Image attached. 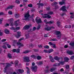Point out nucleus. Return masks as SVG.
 <instances>
[{
	"label": "nucleus",
	"mask_w": 74,
	"mask_h": 74,
	"mask_svg": "<svg viewBox=\"0 0 74 74\" xmlns=\"http://www.w3.org/2000/svg\"><path fill=\"white\" fill-rule=\"evenodd\" d=\"M64 61L63 62V61H62L60 62V63L58 64V65L57 64H55L54 65V66H60V64L61 65H63V64H64V62H67L69 61V59L67 57H64Z\"/></svg>",
	"instance_id": "obj_1"
},
{
	"label": "nucleus",
	"mask_w": 74,
	"mask_h": 74,
	"mask_svg": "<svg viewBox=\"0 0 74 74\" xmlns=\"http://www.w3.org/2000/svg\"><path fill=\"white\" fill-rule=\"evenodd\" d=\"M23 40V38H21V39H19L18 40V42L17 43H16V42H17V40H12L13 44V45H14V44H16L17 45H20V46H23V45L19 42H20V41H21V40Z\"/></svg>",
	"instance_id": "obj_2"
},
{
	"label": "nucleus",
	"mask_w": 74,
	"mask_h": 74,
	"mask_svg": "<svg viewBox=\"0 0 74 74\" xmlns=\"http://www.w3.org/2000/svg\"><path fill=\"white\" fill-rule=\"evenodd\" d=\"M29 16L30 15H29V13L28 12L24 15L25 18L23 19V20H25V21L27 20L29 21V18H30Z\"/></svg>",
	"instance_id": "obj_3"
},
{
	"label": "nucleus",
	"mask_w": 74,
	"mask_h": 74,
	"mask_svg": "<svg viewBox=\"0 0 74 74\" xmlns=\"http://www.w3.org/2000/svg\"><path fill=\"white\" fill-rule=\"evenodd\" d=\"M56 34L57 35H58V39H60L61 37V34L60 32L59 31H56Z\"/></svg>",
	"instance_id": "obj_4"
},
{
	"label": "nucleus",
	"mask_w": 74,
	"mask_h": 74,
	"mask_svg": "<svg viewBox=\"0 0 74 74\" xmlns=\"http://www.w3.org/2000/svg\"><path fill=\"white\" fill-rule=\"evenodd\" d=\"M41 15L42 16L43 18H51V16L47 14H44L43 16V14H41Z\"/></svg>",
	"instance_id": "obj_5"
},
{
	"label": "nucleus",
	"mask_w": 74,
	"mask_h": 74,
	"mask_svg": "<svg viewBox=\"0 0 74 74\" xmlns=\"http://www.w3.org/2000/svg\"><path fill=\"white\" fill-rule=\"evenodd\" d=\"M23 60L24 62H29L30 60H29V57H25L23 58Z\"/></svg>",
	"instance_id": "obj_6"
},
{
	"label": "nucleus",
	"mask_w": 74,
	"mask_h": 74,
	"mask_svg": "<svg viewBox=\"0 0 74 74\" xmlns=\"http://www.w3.org/2000/svg\"><path fill=\"white\" fill-rule=\"evenodd\" d=\"M10 29L11 30H14V32H16L18 30H19L20 29V27H16V28H15L14 27H12L10 28Z\"/></svg>",
	"instance_id": "obj_7"
},
{
	"label": "nucleus",
	"mask_w": 74,
	"mask_h": 74,
	"mask_svg": "<svg viewBox=\"0 0 74 74\" xmlns=\"http://www.w3.org/2000/svg\"><path fill=\"white\" fill-rule=\"evenodd\" d=\"M31 69L34 72H36L37 71V66H35L34 67H33L32 66L31 68Z\"/></svg>",
	"instance_id": "obj_8"
},
{
	"label": "nucleus",
	"mask_w": 74,
	"mask_h": 74,
	"mask_svg": "<svg viewBox=\"0 0 74 74\" xmlns=\"http://www.w3.org/2000/svg\"><path fill=\"white\" fill-rule=\"evenodd\" d=\"M11 64H14V63L12 62H11L10 63H10H7L6 64V66L5 67V70L7 67H9V66H11Z\"/></svg>",
	"instance_id": "obj_9"
},
{
	"label": "nucleus",
	"mask_w": 74,
	"mask_h": 74,
	"mask_svg": "<svg viewBox=\"0 0 74 74\" xmlns=\"http://www.w3.org/2000/svg\"><path fill=\"white\" fill-rule=\"evenodd\" d=\"M36 22L37 23H41V22H42L41 20V19L39 17H38L36 18Z\"/></svg>",
	"instance_id": "obj_10"
},
{
	"label": "nucleus",
	"mask_w": 74,
	"mask_h": 74,
	"mask_svg": "<svg viewBox=\"0 0 74 74\" xmlns=\"http://www.w3.org/2000/svg\"><path fill=\"white\" fill-rule=\"evenodd\" d=\"M13 21H14L13 18L10 19L9 20V21L10 22L9 24L11 26H14V23L12 22Z\"/></svg>",
	"instance_id": "obj_11"
},
{
	"label": "nucleus",
	"mask_w": 74,
	"mask_h": 74,
	"mask_svg": "<svg viewBox=\"0 0 74 74\" xmlns=\"http://www.w3.org/2000/svg\"><path fill=\"white\" fill-rule=\"evenodd\" d=\"M66 0H62V1H60L59 2V4L60 5H62L63 4H65V1Z\"/></svg>",
	"instance_id": "obj_12"
},
{
	"label": "nucleus",
	"mask_w": 74,
	"mask_h": 74,
	"mask_svg": "<svg viewBox=\"0 0 74 74\" xmlns=\"http://www.w3.org/2000/svg\"><path fill=\"white\" fill-rule=\"evenodd\" d=\"M66 6H63L60 9V10H62L63 11H65L66 12L67 10L66 9Z\"/></svg>",
	"instance_id": "obj_13"
},
{
	"label": "nucleus",
	"mask_w": 74,
	"mask_h": 74,
	"mask_svg": "<svg viewBox=\"0 0 74 74\" xmlns=\"http://www.w3.org/2000/svg\"><path fill=\"white\" fill-rule=\"evenodd\" d=\"M21 32H17V35H15V36L16 38H18L21 36Z\"/></svg>",
	"instance_id": "obj_14"
},
{
	"label": "nucleus",
	"mask_w": 74,
	"mask_h": 74,
	"mask_svg": "<svg viewBox=\"0 0 74 74\" xmlns=\"http://www.w3.org/2000/svg\"><path fill=\"white\" fill-rule=\"evenodd\" d=\"M30 26H32V25H30V26L29 25H26L24 27L23 29H24V30H27V29H28L30 27Z\"/></svg>",
	"instance_id": "obj_15"
},
{
	"label": "nucleus",
	"mask_w": 74,
	"mask_h": 74,
	"mask_svg": "<svg viewBox=\"0 0 74 74\" xmlns=\"http://www.w3.org/2000/svg\"><path fill=\"white\" fill-rule=\"evenodd\" d=\"M44 22H45L46 23H49V24H51L52 23H54V21H50L49 22H47V21L46 19L44 21Z\"/></svg>",
	"instance_id": "obj_16"
},
{
	"label": "nucleus",
	"mask_w": 74,
	"mask_h": 74,
	"mask_svg": "<svg viewBox=\"0 0 74 74\" xmlns=\"http://www.w3.org/2000/svg\"><path fill=\"white\" fill-rule=\"evenodd\" d=\"M7 44V42H6L3 43V46H2L3 48H4V49H6L7 48V47L5 46V45Z\"/></svg>",
	"instance_id": "obj_17"
},
{
	"label": "nucleus",
	"mask_w": 74,
	"mask_h": 74,
	"mask_svg": "<svg viewBox=\"0 0 74 74\" xmlns=\"http://www.w3.org/2000/svg\"><path fill=\"white\" fill-rule=\"evenodd\" d=\"M19 20H18L15 22L14 25L15 26H18V23H19Z\"/></svg>",
	"instance_id": "obj_18"
},
{
	"label": "nucleus",
	"mask_w": 74,
	"mask_h": 74,
	"mask_svg": "<svg viewBox=\"0 0 74 74\" xmlns=\"http://www.w3.org/2000/svg\"><path fill=\"white\" fill-rule=\"evenodd\" d=\"M12 51L13 52H16L17 53H19V49H17L16 50V49H14Z\"/></svg>",
	"instance_id": "obj_19"
},
{
	"label": "nucleus",
	"mask_w": 74,
	"mask_h": 74,
	"mask_svg": "<svg viewBox=\"0 0 74 74\" xmlns=\"http://www.w3.org/2000/svg\"><path fill=\"white\" fill-rule=\"evenodd\" d=\"M51 28H52L53 29V28H54V27H48L47 28H45V29L46 30H47V31H49V30H50V29H51Z\"/></svg>",
	"instance_id": "obj_20"
},
{
	"label": "nucleus",
	"mask_w": 74,
	"mask_h": 74,
	"mask_svg": "<svg viewBox=\"0 0 74 74\" xmlns=\"http://www.w3.org/2000/svg\"><path fill=\"white\" fill-rule=\"evenodd\" d=\"M67 53L69 55H73L74 53L72 51H67Z\"/></svg>",
	"instance_id": "obj_21"
},
{
	"label": "nucleus",
	"mask_w": 74,
	"mask_h": 74,
	"mask_svg": "<svg viewBox=\"0 0 74 74\" xmlns=\"http://www.w3.org/2000/svg\"><path fill=\"white\" fill-rule=\"evenodd\" d=\"M54 59L55 60H58V61H59V60H61V59H60L59 58L57 57V56L55 57Z\"/></svg>",
	"instance_id": "obj_22"
},
{
	"label": "nucleus",
	"mask_w": 74,
	"mask_h": 74,
	"mask_svg": "<svg viewBox=\"0 0 74 74\" xmlns=\"http://www.w3.org/2000/svg\"><path fill=\"white\" fill-rule=\"evenodd\" d=\"M5 33L6 34H9L10 33V31L8 30V29H6L5 30Z\"/></svg>",
	"instance_id": "obj_23"
},
{
	"label": "nucleus",
	"mask_w": 74,
	"mask_h": 74,
	"mask_svg": "<svg viewBox=\"0 0 74 74\" xmlns=\"http://www.w3.org/2000/svg\"><path fill=\"white\" fill-rule=\"evenodd\" d=\"M49 58L50 59V60L51 62H54V60L52 58V57L51 56H50Z\"/></svg>",
	"instance_id": "obj_24"
},
{
	"label": "nucleus",
	"mask_w": 74,
	"mask_h": 74,
	"mask_svg": "<svg viewBox=\"0 0 74 74\" xmlns=\"http://www.w3.org/2000/svg\"><path fill=\"white\" fill-rule=\"evenodd\" d=\"M18 71L20 73H22L24 72V71L22 69H19L18 70Z\"/></svg>",
	"instance_id": "obj_25"
},
{
	"label": "nucleus",
	"mask_w": 74,
	"mask_h": 74,
	"mask_svg": "<svg viewBox=\"0 0 74 74\" xmlns=\"http://www.w3.org/2000/svg\"><path fill=\"white\" fill-rule=\"evenodd\" d=\"M13 6L12 5L9 6L7 8V10H9V9H12Z\"/></svg>",
	"instance_id": "obj_26"
},
{
	"label": "nucleus",
	"mask_w": 74,
	"mask_h": 74,
	"mask_svg": "<svg viewBox=\"0 0 74 74\" xmlns=\"http://www.w3.org/2000/svg\"><path fill=\"white\" fill-rule=\"evenodd\" d=\"M19 63V61L18 60H16L14 62V64L15 66H16L18 65V64Z\"/></svg>",
	"instance_id": "obj_27"
},
{
	"label": "nucleus",
	"mask_w": 74,
	"mask_h": 74,
	"mask_svg": "<svg viewBox=\"0 0 74 74\" xmlns=\"http://www.w3.org/2000/svg\"><path fill=\"white\" fill-rule=\"evenodd\" d=\"M57 4H58V2H56L52 3L51 5L52 6H55V5H56Z\"/></svg>",
	"instance_id": "obj_28"
},
{
	"label": "nucleus",
	"mask_w": 74,
	"mask_h": 74,
	"mask_svg": "<svg viewBox=\"0 0 74 74\" xmlns=\"http://www.w3.org/2000/svg\"><path fill=\"white\" fill-rule=\"evenodd\" d=\"M37 4L38 5V7H40V6H44V5H43V3H37Z\"/></svg>",
	"instance_id": "obj_29"
},
{
	"label": "nucleus",
	"mask_w": 74,
	"mask_h": 74,
	"mask_svg": "<svg viewBox=\"0 0 74 74\" xmlns=\"http://www.w3.org/2000/svg\"><path fill=\"white\" fill-rule=\"evenodd\" d=\"M70 45L73 47L74 46V42H72L70 43Z\"/></svg>",
	"instance_id": "obj_30"
},
{
	"label": "nucleus",
	"mask_w": 74,
	"mask_h": 74,
	"mask_svg": "<svg viewBox=\"0 0 74 74\" xmlns=\"http://www.w3.org/2000/svg\"><path fill=\"white\" fill-rule=\"evenodd\" d=\"M57 24L59 27H60V22L59 21H57Z\"/></svg>",
	"instance_id": "obj_31"
},
{
	"label": "nucleus",
	"mask_w": 74,
	"mask_h": 74,
	"mask_svg": "<svg viewBox=\"0 0 74 74\" xmlns=\"http://www.w3.org/2000/svg\"><path fill=\"white\" fill-rule=\"evenodd\" d=\"M31 57L32 58H34V59H36V56H34V55H31Z\"/></svg>",
	"instance_id": "obj_32"
},
{
	"label": "nucleus",
	"mask_w": 74,
	"mask_h": 74,
	"mask_svg": "<svg viewBox=\"0 0 74 74\" xmlns=\"http://www.w3.org/2000/svg\"><path fill=\"white\" fill-rule=\"evenodd\" d=\"M29 38V34L26 35H25L26 39H27Z\"/></svg>",
	"instance_id": "obj_33"
},
{
	"label": "nucleus",
	"mask_w": 74,
	"mask_h": 74,
	"mask_svg": "<svg viewBox=\"0 0 74 74\" xmlns=\"http://www.w3.org/2000/svg\"><path fill=\"white\" fill-rule=\"evenodd\" d=\"M26 68L27 69V73L28 74H29L30 73V71H29V69L27 67H26Z\"/></svg>",
	"instance_id": "obj_34"
},
{
	"label": "nucleus",
	"mask_w": 74,
	"mask_h": 74,
	"mask_svg": "<svg viewBox=\"0 0 74 74\" xmlns=\"http://www.w3.org/2000/svg\"><path fill=\"white\" fill-rule=\"evenodd\" d=\"M47 14L49 15H52V14H53V12L51 11L49 12Z\"/></svg>",
	"instance_id": "obj_35"
},
{
	"label": "nucleus",
	"mask_w": 74,
	"mask_h": 74,
	"mask_svg": "<svg viewBox=\"0 0 74 74\" xmlns=\"http://www.w3.org/2000/svg\"><path fill=\"white\" fill-rule=\"evenodd\" d=\"M3 21V18H0V24H1V23H2Z\"/></svg>",
	"instance_id": "obj_36"
},
{
	"label": "nucleus",
	"mask_w": 74,
	"mask_h": 74,
	"mask_svg": "<svg viewBox=\"0 0 74 74\" xmlns=\"http://www.w3.org/2000/svg\"><path fill=\"white\" fill-rule=\"evenodd\" d=\"M41 59V57L40 56H38L37 57V59L38 60H40Z\"/></svg>",
	"instance_id": "obj_37"
},
{
	"label": "nucleus",
	"mask_w": 74,
	"mask_h": 74,
	"mask_svg": "<svg viewBox=\"0 0 74 74\" xmlns=\"http://www.w3.org/2000/svg\"><path fill=\"white\" fill-rule=\"evenodd\" d=\"M37 64L38 65H40V64H42V61L40 62H38Z\"/></svg>",
	"instance_id": "obj_38"
},
{
	"label": "nucleus",
	"mask_w": 74,
	"mask_h": 74,
	"mask_svg": "<svg viewBox=\"0 0 74 74\" xmlns=\"http://www.w3.org/2000/svg\"><path fill=\"white\" fill-rule=\"evenodd\" d=\"M49 51V53H51L53 51V49H51L49 50V51Z\"/></svg>",
	"instance_id": "obj_39"
},
{
	"label": "nucleus",
	"mask_w": 74,
	"mask_h": 74,
	"mask_svg": "<svg viewBox=\"0 0 74 74\" xmlns=\"http://www.w3.org/2000/svg\"><path fill=\"white\" fill-rule=\"evenodd\" d=\"M65 68L66 69H70V67L69 65H66V66Z\"/></svg>",
	"instance_id": "obj_40"
},
{
	"label": "nucleus",
	"mask_w": 74,
	"mask_h": 74,
	"mask_svg": "<svg viewBox=\"0 0 74 74\" xmlns=\"http://www.w3.org/2000/svg\"><path fill=\"white\" fill-rule=\"evenodd\" d=\"M28 7L30 8H32V7H33V5L32 4H29L28 5Z\"/></svg>",
	"instance_id": "obj_41"
},
{
	"label": "nucleus",
	"mask_w": 74,
	"mask_h": 74,
	"mask_svg": "<svg viewBox=\"0 0 74 74\" xmlns=\"http://www.w3.org/2000/svg\"><path fill=\"white\" fill-rule=\"evenodd\" d=\"M8 48H11V46L8 44V42H7V44L6 45Z\"/></svg>",
	"instance_id": "obj_42"
},
{
	"label": "nucleus",
	"mask_w": 74,
	"mask_h": 74,
	"mask_svg": "<svg viewBox=\"0 0 74 74\" xmlns=\"http://www.w3.org/2000/svg\"><path fill=\"white\" fill-rule=\"evenodd\" d=\"M8 56L9 58H10L11 59V58H12V56H11V55L10 54H9L8 55Z\"/></svg>",
	"instance_id": "obj_43"
},
{
	"label": "nucleus",
	"mask_w": 74,
	"mask_h": 74,
	"mask_svg": "<svg viewBox=\"0 0 74 74\" xmlns=\"http://www.w3.org/2000/svg\"><path fill=\"white\" fill-rule=\"evenodd\" d=\"M44 48H47V49H48V48H49V46L48 45H45V46H44Z\"/></svg>",
	"instance_id": "obj_44"
},
{
	"label": "nucleus",
	"mask_w": 74,
	"mask_h": 74,
	"mask_svg": "<svg viewBox=\"0 0 74 74\" xmlns=\"http://www.w3.org/2000/svg\"><path fill=\"white\" fill-rule=\"evenodd\" d=\"M29 51L28 50H27L25 51H24L23 52V53H24L26 54V53H29Z\"/></svg>",
	"instance_id": "obj_45"
},
{
	"label": "nucleus",
	"mask_w": 74,
	"mask_h": 74,
	"mask_svg": "<svg viewBox=\"0 0 74 74\" xmlns=\"http://www.w3.org/2000/svg\"><path fill=\"white\" fill-rule=\"evenodd\" d=\"M6 39H3L1 40V42H5V41H6Z\"/></svg>",
	"instance_id": "obj_46"
},
{
	"label": "nucleus",
	"mask_w": 74,
	"mask_h": 74,
	"mask_svg": "<svg viewBox=\"0 0 74 74\" xmlns=\"http://www.w3.org/2000/svg\"><path fill=\"white\" fill-rule=\"evenodd\" d=\"M55 68H51V69L50 71L51 72H52V71H53L54 70H55Z\"/></svg>",
	"instance_id": "obj_47"
},
{
	"label": "nucleus",
	"mask_w": 74,
	"mask_h": 74,
	"mask_svg": "<svg viewBox=\"0 0 74 74\" xmlns=\"http://www.w3.org/2000/svg\"><path fill=\"white\" fill-rule=\"evenodd\" d=\"M15 2L16 3H17V4H19V3H20V2L18 0H16Z\"/></svg>",
	"instance_id": "obj_48"
},
{
	"label": "nucleus",
	"mask_w": 74,
	"mask_h": 74,
	"mask_svg": "<svg viewBox=\"0 0 74 74\" xmlns=\"http://www.w3.org/2000/svg\"><path fill=\"white\" fill-rule=\"evenodd\" d=\"M8 14L9 15H12V12L11 11H9L8 12Z\"/></svg>",
	"instance_id": "obj_49"
},
{
	"label": "nucleus",
	"mask_w": 74,
	"mask_h": 74,
	"mask_svg": "<svg viewBox=\"0 0 74 74\" xmlns=\"http://www.w3.org/2000/svg\"><path fill=\"white\" fill-rule=\"evenodd\" d=\"M52 47L53 48H56V46H55V45L54 44H53V45H52L51 47Z\"/></svg>",
	"instance_id": "obj_50"
},
{
	"label": "nucleus",
	"mask_w": 74,
	"mask_h": 74,
	"mask_svg": "<svg viewBox=\"0 0 74 74\" xmlns=\"http://www.w3.org/2000/svg\"><path fill=\"white\" fill-rule=\"evenodd\" d=\"M41 27V26L40 25H39L37 27V29L38 30V29H40V27Z\"/></svg>",
	"instance_id": "obj_51"
},
{
	"label": "nucleus",
	"mask_w": 74,
	"mask_h": 74,
	"mask_svg": "<svg viewBox=\"0 0 74 74\" xmlns=\"http://www.w3.org/2000/svg\"><path fill=\"white\" fill-rule=\"evenodd\" d=\"M9 26L10 25L8 23H6L5 25V27H7V26Z\"/></svg>",
	"instance_id": "obj_52"
},
{
	"label": "nucleus",
	"mask_w": 74,
	"mask_h": 74,
	"mask_svg": "<svg viewBox=\"0 0 74 74\" xmlns=\"http://www.w3.org/2000/svg\"><path fill=\"white\" fill-rule=\"evenodd\" d=\"M51 41H57V40L55 38H53L51 40Z\"/></svg>",
	"instance_id": "obj_53"
},
{
	"label": "nucleus",
	"mask_w": 74,
	"mask_h": 74,
	"mask_svg": "<svg viewBox=\"0 0 74 74\" xmlns=\"http://www.w3.org/2000/svg\"><path fill=\"white\" fill-rule=\"evenodd\" d=\"M44 52H46V53H49V51L46 50H44Z\"/></svg>",
	"instance_id": "obj_54"
},
{
	"label": "nucleus",
	"mask_w": 74,
	"mask_h": 74,
	"mask_svg": "<svg viewBox=\"0 0 74 74\" xmlns=\"http://www.w3.org/2000/svg\"><path fill=\"white\" fill-rule=\"evenodd\" d=\"M49 45H51L52 46L53 45V44H52V43L51 42H49Z\"/></svg>",
	"instance_id": "obj_55"
},
{
	"label": "nucleus",
	"mask_w": 74,
	"mask_h": 74,
	"mask_svg": "<svg viewBox=\"0 0 74 74\" xmlns=\"http://www.w3.org/2000/svg\"><path fill=\"white\" fill-rule=\"evenodd\" d=\"M18 16V14L17 13L16 14H15V16L16 17V18H17V16Z\"/></svg>",
	"instance_id": "obj_56"
},
{
	"label": "nucleus",
	"mask_w": 74,
	"mask_h": 74,
	"mask_svg": "<svg viewBox=\"0 0 74 74\" xmlns=\"http://www.w3.org/2000/svg\"><path fill=\"white\" fill-rule=\"evenodd\" d=\"M74 59V56H73L71 57V59Z\"/></svg>",
	"instance_id": "obj_57"
},
{
	"label": "nucleus",
	"mask_w": 74,
	"mask_h": 74,
	"mask_svg": "<svg viewBox=\"0 0 74 74\" xmlns=\"http://www.w3.org/2000/svg\"><path fill=\"white\" fill-rule=\"evenodd\" d=\"M74 18V15H73L71 16V19H72V18Z\"/></svg>",
	"instance_id": "obj_58"
},
{
	"label": "nucleus",
	"mask_w": 74,
	"mask_h": 74,
	"mask_svg": "<svg viewBox=\"0 0 74 74\" xmlns=\"http://www.w3.org/2000/svg\"><path fill=\"white\" fill-rule=\"evenodd\" d=\"M4 14V13L3 12H0V15H3Z\"/></svg>",
	"instance_id": "obj_59"
},
{
	"label": "nucleus",
	"mask_w": 74,
	"mask_h": 74,
	"mask_svg": "<svg viewBox=\"0 0 74 74\" xmlns=\"http://www.w3.org/2000/svg\"><path fill=\"white\" fill-rule=\"evenodd\" d=\"M64 70L63 69H61L60 70V71H61V72H62V71H63Z\"/></svg>",
	"instance_id": "obj_60"
},
{
	"label": "nucleus",
	"mask_w": 74,
	"mask_h": 74,
	"mask_svg": "<svg viewBox=\"0 0 74 74\" xmlns=\"http://www.w3.org/2000/svg\"><path fill=\"white\" fill-rule=\"evenodd\" d=\"M44 37H48V35H47V34H45L44 36Z\"/></svg>",
	"instance_id": "obj_61"
},
{
	"label": "nucleus",
	"mask_w": 74,
	"mask_h": 74,
	"mask_svg": "<svg viewBox=\"0 0 74 74\" xmlns=\"http://www.w3.org/2000/svg\"><path fill=\"white\" fill-rule=\"evenodd\" d=\"M65 28H69V27L67 25H66L65 26Z\"/></svg>",
	"instance_id": "obj_62"
},
{
	"label": "nucleus",
	"mask_w": 74,
	"mask_h": 74,
	"mask_svg": "<svg viewBox=\"0 0 74 74\" xmlns=\"http://www.w3.org/2000/svg\"><path fill=\"white\" fill-rule=\"evenodd\" d=\"M38 47H39V48H41V47H42V45H38Z\"/></svg>",
	"instance_id": "obj_63"
},
{
	"label": "nucleus",
	"mask_w": 74,
	"mask_h": 74,
	"mask_svg": "<svg viewBox=\"0 0 74 74\" xmlns=\"http://www.w3.org/2000/svg\"><path fill=\"white\" fill-rule=\"evenodd\" d=\"M67 47H68V45H65L64 46V48H67Z\"/></svg>",
	"instance_id": "obj_64"
}]
</instances>
